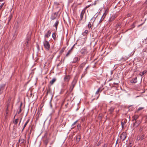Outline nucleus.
<instances>
[{
    "mask_svg": "<svg viewBox=\"0 0 147 147\" xmlns=\"http://www.w3.org/2000/svg\"><path fill=\"white\" fill-rule=\"evenodd\" d=\"M19 120V119L17 118L15 120H13V123H14L15 125H16L18 123Z\"/></svg>",
    "mask_w": 147,
    "mask_h": 147,
    "instance_id": "nucleus-31",
    "label": "nucleus"
},
{
    "mask_svg": "<svg viewBox=\"0 0 147 147\" xmlns=\"http://www.w3.org/2000/svg\"><path fill=\"white\" fill-rule=\"evenodd\" d=\"M30 38H29L27 39L26 42L25 44V46L26 47H28V42L30 40Z\"/></svg>",
    "mask_w": 147,
    "mask_h": 147,
    "instance_id": "nucleus-26",
    "label": "nucleus"
},
{
    "mask_svg": "<svg viewBox=\"0 0 147 147\" xmlns=\"http://www.w3.org/2000/svg\"><path fill=\"white\" fill-rule=\"evenodd\" d=\"M21 111H22V109H20L19 111L18 112V114H19L21 112Z\"/></svg>",
    "mask_w": 147,
    "mask_h": 147,
    "instance_id": "nucleus-51",
    "label": "nucleus"
},
{
    "mask_svg": "<svg viewBox=\"0 0 147 147\" xmlns=\"http://www.w3.org/2000/svg\"><path fill=\"white\" fill-rule=\"evenodd\" d=\"M139 136L140 137L141 141L143 140L146 137L145 136V134H144L142 135H140Z\"/></svg>",
    "mask_w": 147,
    "mask_h": 147,
    "instance_id": "nucleus-30",
    "label": "nucleus"
},
{
    "mask_svg": "<svg viewBox=\"0 0 147 147\" xmlns=\"http://www.w3.org/2000/svg\"><path fill=\"white\" fill-rule=\"evenodd\" d=\"M80 58L78 57H76L74 58L73 61L71 62V63H77L78 62L80 61Z\"/></svg>",
    "mask_w": 147,
    "mask_h": 147,
    "instance_id": "nucleus-13",
    "label": "nucleus"
},
{
    "mask_svg": "<svg viewBox=\"0 0 147 147\" xmlns=\"http://www.w3.org/2000/svg\"><path fill=\"white\" fill-rule=\"evenodd\" d=\"M144 108V107H140L138 109V111L140 110H142Z\"/></svg>",
    "mask_w": 147,
    "mask_h": 147,
    "instance_id": "nucleus-47",
    "label": "nucleus"
},
{
    "mask_svg": "<svg viewBox=\"0 0 147 147\" xmlns=\"http://www.w3.org/2000/svg\"><path fill=\"white\" fill-rule=\"evenodd\" d=\"M46 90H47V92L46 95H47L49 93L51 90V88L49 86H48V88H47Z\"/></svg>",
    "mask_w": 147,
    "mask_h": 147,
    "instance_id": "nucleus-25",
    "label": "nucleus"
},
{
    "mask_svg": "<svg viewBox=\"0 0 147 147\" xmlns=\"http://www.w3.org/2000/svg\"><path fill=\"white\" fill-rule=\"evenodd\" d=\"M5 85V84H2L0 85V94L2 93Z\"/></svg>",
    "mask_w": 147,
    "mask_h": 147,
    "instance_id": "nucleus-14",
    "label": "nucleus"
},
{
    "mask_svg": "<svg viewBox=\"0 0 147 147\" xmlns=\"http://www.w3.org/2000/svg\"><path fill=\"white\" fill-rule=\"evenodd\" d=\"M107 144H104L103 147H107Z\"/></svg>",
    "mask_w": 147,
    "mask_h": 147,
    "instance_id": "nucleus-52",
    "label": "nucleus"
},
{
    "mask_svg": "<svg viewBox=\"0 0 147 147\" xmlns=\"http://www.w3.org/2000/svg\"><path fill=\"white\" fill-rule=\"evenodd\" d=\"M49 138L47 137V133L46 132L44 135V138L43 140L44 143L45 144L46 147L49 143Z\"/></svg>",
    "mask_w": 147,
    "mask_h": 147,
    "instance_id": "nucleus-3",
    "label": "nucleus"
},
{
    "mask_svg": "<svg viewBox=\"0 0 147 147\" xmlns=\"http://www.w3.org/2000/svg\"><path fill=\"white\" fill-rule=\"evenodd\" d=\"M78 77L77 76V75L75 76L74 77L71 84V86H72L73 88H74V86L76 85L78 80Z\"/></svg>",
    "mask_w": 147,
    "mask_h": 147,
    "instance_id": "nucleus-5",
    "label": "nucleus"
},
{
    "mask_svg": "<svg viewBox=\"0 0 147 147\" xmlns=\"http://www.w3.org/2000/svg\"><path fill=\"white\" fill-rule=\"evenodd\" d=\"M51 32L50 30H49L47 31V33L45 34V38H48L51 35Z\"/></svg>",
    "mask_w": 147,
    "mask_h": 147,
    "instance_id": "nucleus-20",
    "label": "nucleus"
},
{
    "mask_svg": "<svg viewBox=\"0 0 147 147\" xmlns=\"http://www.w3.org/2000/svg\"><path fill=\"white\" fill-rule=\"evenodd\" d=\"M9 105H7V108H6V111H7L8 110V107H9Z\"/></svg>",
    "mask_w": 147,
    "mask_h": 147,
    "instance_id": "nucleus-57",
    "label": "nucleus"
},
{
    "mask_svg": "<svg viewBox=\"0 0 147 147\" xmlns=\"http://www.w3.org/2000/svg\"><path fill=\"white\" fill-rule=\"evenodd\" d=\"M125 122H123L122 121L121 122V126H122V128L124 127V126L125 124Z\"/></svg>",
    "mask_w": 147,
    "mask_h": 147,
    "instance_id": "nucleus-38",
    "label": "nucleus"
},
{
    "mask_svg": "<svg viewBox=\"0 0 147 147\" xmlns=\"http://www.w3.org/2000/svg\"><path fill=\"white\" fill-rule=\"evenodd\" d=\"M102 115L101 114H99V116L98 117V119H101Z\"/></svg>",
    "mask_w": 147,
    "mask_h": 147,
    "instance_id": "nucleus-49",
    "label": "nucleus"
},
{
    "mask_svg": "<svg viewBox=\"0 0 147 147\" xmlns=\"http://www.w3.org/2000/svg\"><path fill=\"white\" fill-rule=\"evenodd\" d=\"M137 82V77H136L135 78H133L130 80V82L131 83H135Z\"/></svg>",
    "mask_w": 147,
    "mask_h": 147,
    "instance_id": "nucleus-23",
    "label": "nucleus"
},
{
    "mask_svg": "<svg viewBox=\"0 0 147 147\" xmlns=\"http://www.w3.org/2000/svg\"><path fill=\"white\" fill-rule=\"evenodd\" d=\"M30 120V119H28L27 120V121H26V123H25V124H24L26 125L27 124H28V123L29 121Z\"/></svg>",
    "mask_w": 147,
    "mask_h": 147,
    "instance_id": "nucleus-44",
    "label": "nucleus"
},
{
    "mask_svg": "<svg viewBox=\"0 0 147 147\" xmlns=\"http://www.w3.org/2000/svg\"><path fill=\"white\" fill-rule=\"evenodd\" d=\"M89 68V66H88L86 68V69H85V71L86 72H87V69L88 68Z\"/></svg>",
    "mask_w": 147,
    "mask_h": 147,
    "instance_id": "nucleus-53",
    "label": "nucleus"
},
{
    "mask_svg": "<svg viewBox=\"0 0 147 147\" xmlns=\"http://www.w3.org/2000/svg\"><path fill=\"white\" fill-rule=\"evenodd\" d=\"M81 54L83 55H84L88 53L87 49L86 48L82 49L80 51Z\"/></svg>",
    "mask_w": 147,
    "mask_h": 147,
    "instance_id": "nucleus-11",
    "label": "nucleus"
},
{
    "mask_svg": "<svg viewBox=\"0 0 147 147\" xmlns=\"http://www.w3.org/2000/svg\"><path fill=\"white\" fill-rule=\"evenodd\" d=\"M142 120H137L135 121L133 124V127H137L141 123Z\"/></svg>",
    "mask_w": 147,
    "mask_h": 147,
    "instance_id": "nucleus-7",
    "label": "nucleus"
},
{
    "mask_svg": "<svg viewBox=\"0 0 147 147\" xmlns=\"http://www.w3.org/2000/svg\"><path fill=\"white\" fill-rule=\"evenodd\" d=\"M4 0H0V2H1V1H4Z\"/></svg>",
    "mask_w": 147,
    "mask_h": 147,
    "instance_id": "nucleus-62",
    "label": "nucleus"
},
{
    "mask_svg": "<svg viewBox=\"0 0 147 147\" xmlns=\"http://www.w3.org/2000/svg\"><path fill=\"white\" fill-rule=\"evenodd\" d=\"M129 57V56H128V57H126L125 56V57H123V59L124 60H126L128 59Z\"/></svg>",
    "mask_w": 147,
    "mask_h": 147,
    "instance_id": "nucleus-40",
    "label": "nucleus"
},
{
    "mask_svg": "<svg viewBox=\"0 0 147 147\" xmlns=\"http://www.w3.org/2000/svg\"><path fill=\"white\" fill-rule=\"evenodd\" d=\"M58 14V12H56L52 13L50 17L51 20H54L56 19L57 17Z\"/></svg>",
    "mask_w": 147,
    "mask_h": 147,
    "instance_id": "nucleus-10",
    "label": "nucleus"
},
{
    "mask_svg": "<svg viewBox=\"0 0 147 147\" xmlns=\"http://www.w3.org/2000/svg\"><path fill=\"white\" fill-rule=\"evenodd\" d=\"M147 72L146 70H144L143 72H140L139 74V75L140 76H142L143 75H144Z\"/></svg>",
    "mask_w": 147,
    "mask_h": 147,
    "instance_id": "nucleus-33",
    "label": "nucleus"
},
{
    "mask_svg": "<svg viewBox=\"0 0 147 147\" xmlns=\"http://www.w3.org/2000/svg\"><path fill=\"white\" fill-rule=\"evenodd\" d=\"M117 16L115 15H113L109 18L108 20V22H113L115 19L116 18Z\"/></svg>",
    "mask_w": 147,
    "mask_h": 147,
    "instance_id": "nucleus-15",
    "label": "nucleus"
},
{
    "mask_svg": "<svg viewBox=\"0 0 147 147\" xmlns=\"http://www.w3.org/2000/svg\"><path fill=\"white\" fill-rule=\"evenodd\" d=\"M59 21L57 20L56 21L55 23L53 25L54 27H55L56 29L57 30V26L59 24Z\"/></svg>",
    "mask_w": 147,
    "mask_h": 147,
    "instance_id": "nucleus-24",
    "label": "nucleus"
},
{
    "mask_svg": "<svg viewBox=\"0 0 147 147\" xmlns=\"http://www.w3.org/2000/svg\"><path fill=\"white\" fill-rule=\"evenodd\" d=\"M90 5H87L86 7H85L82 11L81 12V13L80 15V21H81L82 20L84 14H85L86 13V9L88 7H90Z\"/></svg>",
    "mask_w": 147,
    "mask_h": 147,
    "instance_id": "nucleus-2",
    "label": "nucleus"
},
{
    "mask_svg": "<svg viewBox=\"0 0 147 147\" xmlns=\"http://www.w3.org/2000/svg\"><path fill=\"white\" fill-rule=\"evenodd\" d=\"M103 89H102V88L100 87L96 91V94H98L99 93V92H101L102 90Z\"/></svg>",
    "mask_w": 147,
    "mask_h": 147,
    "instance_id": "nucleus-28",
    "label": "nucleus"
},
{
    "mask_svg": "<svg viewBox=\"0 0 147 147\" xmlns=\"http://www.w3.org/2000/svg\"><path fill=\"white\" fill-rule=\"evenodd\" d=\"M144 128L145 127L144 126H140V129L139 130V132L142 134H144V131H143V130L144 129Z\"/></svg>",
    "mask_w": 147,
    "mask_h": 147,
    "instance_id": "nucleus-18",
    "label": "nucleus"
},
{
    "mask_svg": "<svg viewBox=\"0 0 147 147\" xmlns=\"http://www.w3.org/2000/svg\"><path fill=\"white\" fill-rule=\"evenodd\" d=\"M24 140L22 139H20L18 141V142L19 143L20 142H21V144H24Z\"/></svg>",
    "mask_w": 147,
    "mask_h": 147,
    "instance_id": "nucleus-34",
    "label": "nucleus"
},
{
    "mask_svg": "<svg viewBox=\"0 0 147 147\" xmlns=\"http://www.w3.org/2000/svg\"><path fill=\"white\" fill-rule=\"evenodd\" d=\"M31 133V130H30V134Z\"/></svg>",
    "mask_w": 147,
    "mask_h": 147,
    "instance_id": "nucleus-63",
    "label": "nucleus"
},
{
    "mask_svg": "<svg viewBox=\"0 0 147 147\" xmlns=\"http://www.w3.org/2000/svg\"><path fill=\"white\" fill-rule=\"evenodd\" d=\"M4 4V3H2L1 5L0 6V10H1V9L2 7H3V6Z\"/></svg>",
    "mask_w": 147,
    "mask_h": 147,
    "instance_id": "nucleus-45",
    "label": "nucleus"
},
{
    "mask_svg": "<svg viewBox=\"0 0 147 147\" xmlns=\"http://www.w3.org/2000/svg\"><path fill=\"white\" fill-rule=\"evenodd\" d=\"M94 18H92L90 20L91 22H89L88 25V28L90 29L91 28V29L92 28V25L93 24V23L94 21V20H93Z\"/></svg>",
    "mask_w": 147,
    "mask_h": 147,
    "instance_id": "nucleus-8",
    "label": "nucleus"
},
{
    "mask_svg": "<svg viewBox=\"0 0 147 147\" xmlns=\"http://www.w3.org/2000/svg\"><path fill=\"white\" fill-rule=\"evenodd\" d=\"M11 97H9L8 100V102H9V103H10L11 101Z\"/></svg>",
    "mask_w": 147,
    "mask_h": 147,
    "instance_id": "nucleus-46",
    "label": "nucleus"
},
{
    "mask_svg": "<svg viewBox=\"0 0 147 147\" xmlns=\"http://www.w3.org/2000/svg\"><path fill=\"white\" fill-rule=\"evenodd\" d=\"M79 109L78 108H77L76 109V111H77Z\"/></svg>",
    "mask_w": 147,
    "mask_h": 147,
    "instance_id": "nucleus-64",
    "label": "nucleus"
},
{
    "mask_svg": "<svg viewBox=\"0 0 147 147\" xmlns=\"http://www.w3.org/2000/svg\"><path fill=\"white\" fill-rule=\"evenodd\" d=\"M43 45L45 49L47 50H49L50 47L49 42L47 40H45L43 42Z\"/></svg>",
    "mask_w": 147,
    "mask_h": 147,
    "instance_id": "nucleus-4",
    "label": "nucleus"
},
{
    "mask_svg": "<svg viewBox=\"0 0 147 147\" xmlns=\"http://www.w3.org/2000/svg\"><path fill=\"white\" fill-rule=\"evenodd\" d=\"M121 23H117L116 26V29L117 30H119L121 28Z\"/></svg>",
    "mask_w": 147,
    "mask_h": 147,
    "instance_id": "nucleus-22",
    "label": "nucleus"
},
{
    "mask_svg": "<svg viewBox=\"0 0 147 147\" xmlns=\"http://www.w3.org/2000/svg\"><path fill=\"white\" fill-rule=\"evenodd\" d=\"M78 121V120H77L76 121H75L74 123H73L72 124V125H71V126H73L74 125H76V123H77V122Z\"/></svg>",
    "mask_w": 147,
    "mask_h": 147,
    "instance_id": "nucleus-43",
    "label": "nucleus"
},
{
    "mask_svg": "<svg viewBox=\"0 0 147 147\" xmlns=\"http://www.w3.org/2000/svg\"><path fill=\"white\" fill-rule=\"evenodd\" d=\"M138 22L137 21H136L133 23V24L131 25V28L129 29V30H132L136 26V24Z\"/></svg>",
    "mask_w": 147,
    "mask_h": 147,
    "instance_id": "nucleus-19",
    "label": "nucleus"
},
{
    "mask_svg": "<svg viewBox=\"0 0 147 147\" xmlns=\"http://www.w3.org/2000/svg\"><path fill=\"white\" fill-rule=\"evenodd\" d=\"M88 33V31L87 30H86L82 34L84 36H86Z\"/></svg>",
    "mask_w": 147,
    "mask_h": 147,
    "instance_id": "nucleus-32",
    "label": "nucleus"
},
{
    "mask_svg": "<svg viewBox=\"0 0 147 147\" xmlns=\"http://www.w3.org/2000/svg\"><path fill=\"white\" fill-rule=\"evenodd\" d=\"M75 44H74L73 46V47L71 48V49L70 50H69L68 51V52H67V54H66L65 55V57H68L70 54H71V53L72 52V49H73L74 48V47L75 46Z\"/></svg>",
    "mask_w": 147,
    "mask_h": 147,
    "instance_id": "nucleus-16",
    "label": "nucleus"
},
{
    "mask_svg": "<svg viewBox=\"0 0 147 147\" xmlns=\"http://www.w3.org/2000/svg\"><path fill=\"white\" fill-rule=\"evenodd\" d=\"M56 54V53H53V54H52V58H53V57H54V55H55Z\"/></svg>",
    "mask_w": 147,
    "mask_h": 147,
    "instance_id": "nucleus-54",
    "label": "nucleus"
},
{
    "mask_svg": "<svg viewBox=\"0 0 147 147\" xmlns=\"http://www.w3.org/2000/svg\"><path fill=\"white\" fill-rule=\"evenodd\" d=\"M127 134L125 132H123L120 136V138L122 141H124L127 137Z\"/></svg>",
    "mask_w": 147,
    "mask_h": 147,
    "instance_id": "nucleus-6",
    "label": "nucleus"
},
{
    "mask_svg": "<svg viewBox=\"0 0 147 147\" xmlns=\"http://www.w3.org/2000/svg\"><path fill=\"white\" fill-rule=\"evenodd\" d=\"M81 125L80 124H78L77 126V128L78 130H79V129L80 128Z\"/></svg>",
    "mask_w": 147,
    "mask_h": 147,
    "instance_id": "nucleus-48",
    "label": "nucleus"
},
{
    "mask_svg": "<svg viewBox=\"0 0 147 147\" xmlns=\"http://www.w3.org/2000/svg\"><path fill=\"white\" fill-rule=\"evenodd\" d=\"M87 63V61H86L83 62L78 67V68L81 69V70H82L83 68L84 67V66H85V65Z\"/></svg>",
    "mask_w": 147,
    "mask_h": 147,
    "instance_id": "nucleus-12",
    "label": "nucleus"
},
{
    "mask_svg": "<svg viewBox=\"0 0 147 147\" xmlns=\"http://www.w3.org/2000/svg\"><path fill=\"white\" fill-rule=\"evenodd\" d=\"M139 117V116L138 115H135L134 116L132 117V121H134L137 120V119H138Z\"/></svg>",
    "mask_w": 147,
    "mask_h": 147,
    "instance_id": "nucleus-21",
    "label": "nucleus"
},
{
    "mask_svg": "<svg viewBox=\"0 0 147 147\" xmlns=\"http://www.w3.org/2000/svg\"><path fill=\"white\" fill-rule=\"evenodd\" d=\"M71 77V76L69 75H65L64 78V80L65 82H67V83L69 82L70 79Z\"/></svg>",
    "mask_w": 147,
    "mask_h": 147,
    "instance_id": "nucleus-9",
    "label": "nucleus"
},
{
    "mask_svg": "<svg viewBox=\"0 0 147 147\" xmlns=\"http://www.w3.org/2000/svg\"><path fill=\"white\" fill-rule=\"evenodd\" d=\"M100 144V143H99V142H98V145L99 146Z\"/></svg>",
    "mask_w": 147,
    "mask_h": 147,
    "instance_id": "nucleus-60",
    "label": "nucleus"
},
{
    "mask_svg": "<svg viewBox=\"0 0 147 147\" xmlns=\"http://www.w3.org/2000/svg\"><path fill=\"white\" fill-rule=\"evenodd\" d=\"M145 117H146V121L145 122V123H146V122L147 121V115L145 116Z\"/></svg>",
    "mask_w": 147,
    "mask_h": 147,
    "instance_id": "nucleus-56",
    "label": "nucleus"
},
{
    "mask_svg": "<svg viewBox=\"0 0 147 147\" xmlns=\"http://www.w3.org/2000/svg\"><path fill=\"white\" fill-rule=\"evenodd\" d=\"M81 138V136L80 135H78L76 137V141L78 143V142L80 140Z\"/></svg>",
    "mask_w": 147,
    "mask_h": 147,
    "instance_id": "nucleus-27",
    "label": "nucleus"
},
{
    "mask_svg": "<svg viewBox=\"0 0 147 147\" xmlns=\"http://www.w3.org/2000/svg\"><path fill=\"white\" fill-rule=\"evenodd\" d=\"M26 125L24 124V127H23L24 128L25 127H26Z\"/></svg>",
    "mask_w": 147,
    "mask_h": 147,
    "instance_id": "nucleus-59",
    "label": "nucleus"
},
{
    "mask_svg": "<svg viewBox=\"0 0 147 147\" xmlns=\"http://www.w3.org/2000/svg\"><path fill=\"white\" fill-rule=\"evenodd\" d=\"M87 73V72H86V73H85V72H84L83 73L82 75L81 78L84 77L85 75Z\"/></svg>",
    "mask_w": 147,
    "mask_h": 147,
    "instance_id": "nucleus-41",
    "label": "nucleus"
},
{
    "mask_svg": "<svg viewBox=\"0 0 147 147\" xmlns=\"http://www.w3.org/2000/svg\"><path fill=\"white\" fill-rule=\"evenodd\" d=\"M71 96H72V94L69 93L67 95V97L65 99L64 103H65V106L66 108L68 107V105L69 104L71 103Z\"/></svg>",
    "mask_w": 147,
    "mask_h": 147,
    "instance_id": "nucleus-1",
    "label": "nucleus"
},
{
    "mask_svg": "<svg viewBox=\"0 0 147 147\" xmlns=\"http://www.w3.org/2000/svg\"><path fill=\"white\" fill-rule=\"evenodd\" d=\"M144 23H142L141 24H140L139 25H138V28L140 27V26H142V25Z\"/></svg>",
    "mask_w": 147,
    "mask_h": 147,
    "instance_id": "nucleus-55",
    "label": "nucleus"
},
{
    "mask_svg": "<svg viewBox=\"0 0 147 147\" xmlns=\"http://www.w3.org/2000/svg\"><path fill=\"white\" fill-rule=\"evenodd\" d=\"M52 37L53 39L55 40L56 38V34L55 33H53L52 35Z\"/></svg>",
    "mask_w": 147,
    "mask_h": 147,
    "instance_id": "nucleus-37",
    "label": "nucleus"
},
{
    "mask_svg": "<svg viewBox=\"0 0 147 147\" xmlns=\"http://www.w3.org/2000/svg\"><path fill=\"white\" fill-rule=\"evenodd\" d=\"M24 127H23V129H22V131H23L24 130Z\"/></svg>",
    "mask_w": 147,
    "mask_h": 147,
    "instance_id": "nucleus-61",
    "label": "nucleus"
},
{
    "mask_svg": "<svg viewBox=\"0 0 147 147\" xmlns=\"http://www.w3.org/2000/svg\"><path fill=\"white\" fill-rule=\"evenodd\" d=\"M65 50V48L64 47L62 48L60 51V53L61 54L62 53L64 52Z\"/></svg>",
    "mask_w": 147,
    "mask_h": 147,
    "instance_id": "nucleus-36",
    "label": "nucleus"
},
{
    "mask_svg": "<svg viewBox=\"0 0 147 147\" xmlns=\"http://www.w3.org/2000/svg\"><path fill=\"white\" fill-rule=\"evenodd\" d=\"M74 88H73L72 86H71L70 87V89H69V90H70V92H72Z\"/></svg>",
    "mask_w": 147,
    "mask_h": 147,
    "instance_id": "nucleus-42",
    "label": "nucleus"
},
{
    "mask_svg": "<svg viewBox=\"0 0 147 147\" xmlns=\"http://www.w3.org/2000/svg\"><path fill=\"white\" fill-rule=\"evenodd\" d=\"M115 108L113 107H112L109 109L108 112L109 114L111 115L113 114V113L115 110Z\"/></svg>",
    "mask_w": 147,
    "mask_h": 147,
    "instance_id": "nucleus-17",
    "label": "nucleus"
},
{
    "mask_svg": "<svg viewBox=\"0 0 147 147\" xmlns=\"http://www.w3.org/2000/svg\"><path fill=\"white\" fill-rule=\"evenodd\" d=\"M13 17V15L12 14H11L9 16V17L8 18V22H9L10 21L11 19V18H12Z\"/></svg>",
    "mask_w": 147,
    "mask_h": 147,
    "instance_id": "nucleus-35",
    "label": "nucleus"
},
{
    "mask_svg": "<svg viewBox=\"0 0 147 147\" xmlns=\"http://www.w3.org/2000/svg\"><path fill=\"white\" fill-rule=\"evenodd\" d=\"M136 140H138V141L140 140L141 141L140 137L139 135H138V137L137 138Z\"/></svg>",
    "mask_w": 147,
    "mask_h": 147,
    "instance_id": "nucleus-39",
    "label": "nucleus"
},
{
    "mask_svg": "<svg viewBox=\"0 0 147 147\" xmlns=\"http://www.w3.org/2000/svg\"><path fill=\"white\" fill-rule=\"evenodd\" d=\"M23 103L22 102H21L19 107V109H21L22 107V105Z\"/></svg>",
    "mask_w": 147,
    "mask_h": 147,
    "instance_id": "nucleus-50",
    "label": "nucleus"
},
{
    "mask_svg": "<svg viewBox=\"0 0 147 147\" xmlns=\"http://www.w3.org/2000/svg\"><path fill=\"white\" fill-rule=\"evenodd\" d=\"M56 79L55 78H53V79L51 81H50V84L51 85H53V83L56 81Z\"/></svg>",
    "mask_w": 147,
    "mask_h": 147,
    "instance_id": "nucleus-29",
    "label": "nucleus"
},
{
    "mask_svg": "<svg viewBox=\"0 0 147 147\" xmlns=\"http://www.w3.org/2000/svg\"><path fill=\"white\" fill-rule=\"evenodd\" d=\"M113 84L115 85H117L118 84V83H114Z\"/></svg>",
    "mask_w": 147,
    "mask_h": 147,
    "instance_id": "nucleus-58",
    "label": "nucleus"
}]
</instances>
